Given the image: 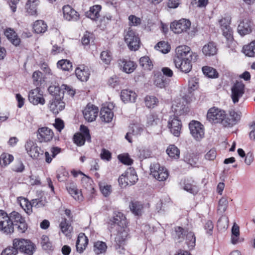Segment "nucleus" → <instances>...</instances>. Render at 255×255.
Listing matches in <instances>:
<instances>
[{
    "mask_svg": "<svg viewBox=\"0 0 255 255\" xmlns=\"http://www.w3.org/2000/svg\"><path fill=\"white\" fill-rule=\"evenodd\" d=\"M60 228L62 233L66 236H70L72 230L71 225L67 221L66 219H63L60 224Z\"/></svg>",
    "mask_w": 255,
    "mask_h": 255,
    "instance_id": "e433bc0d",
    "label": "nucleus"
},
{
    "mask_svg": "<svg viewBox=\"0 0 255 255\" xmlns=\"http://www.w3.org/2000/svg\"><path fill=\"white\" fill-rule=\"evenodd\" d=\"M189 88L191 91H194L197 88L198 86V80L196 77L190 78L188 81Z\"/></svg>",
    "mask_w": 255,
    "mask_h": 255,
    "instance_id": "e2e57ef3",
    "label": "nucleus"
},
{
    "mask_svg": "<svg viewBox=\"0 0 255 255\" xmlns=\"http://www.w3.org/2000/svg\"><path fill=\"white\" fill-rule=\"evenodd\" d=\"M63 17L67 21H76L79 18V14L69 5H65L62 8Z\"/></svg>",
    "mask_w": 255,
    "mask_h": 255,
    "instance_id": "f3484780",
    "label": "nucleus"
},
{
    "mask_svg": "<svg viewBox=\"0 0 255 255\" xmlns=\"http://www.w3.org/2000/svg\"><path fill=\"white\" fill-rule=\"evenodd\" d=\"M4 34L13 45L17 46L19 44L20 39L13 30L11 29H6Z\"/></svg>",
    "mask_w": 255,
    "mask_h": 255,
    "instance_id": "c9c22d12",
    "label": "nucleus"
},
{
    "mask_svg": "<svg viewBox=\"0 0 255 255\" xmlns=\"http://www.w3.org/2000/svg\"><path fill=\"white\" fill-rule=\"evenodd\" d=\"M204 74L209 78H217L218 73L216 70L212 67L205 66L202 68Z\"/></svg>",
    "mask_w": 255,
    "mask_h": 255,
    "instance_id": "09e8293b",
    "label": "nucleus"
},
{
    "mask_svg": "<svg viewBox=\"0 0 255 255\" xmlns=\"http://www.w3.org/2000/svg\"><path fill=\"white\" fill-rule=\"evenodd\" d=\"M13 156L6 153H3L0 156V166L4 167L13 160Z\"/></svg>",
    "mask_w": 255,
    "mask_h": 255,
    "instance_id": "4c0bfd02",
    "label": "nucleus"
},
{
    "mask_svg": "<svg viewBox=\"0 0 255 255\" xmlns=\"http://www.w3.org/2000/svg\"><path fill=\"white\" fill-rule=\"evenodd\" d=\"M217 48L216 44L213 42H209L202 48V52L205 56H211L215 55L217 52Z\"/></svg>",
    "mask_w": 255,
    "mask_h": 255,
    "instance_id": "bb28decb",
    "label": "nucleus"
},
{
    "mask_svg": "<svg viewBox=\"0 0 255 255\" xmlns=\"http://www.w3.org/2000/svg\"><path fill=\"white\" fill-rule=\"evenodd\" d=\"M184 189L193 195H196L199 191L200 188L197 183L190 178L185 180Z\"/></svg>",
    "mask_w": 255,
    "mask_h": 255,
    "instance_id": "412c9836",
    "label": "nucleus"
},
{
    "mask_svg": "<svg viewBox=\"0 0 255 255\" xmlns=\"http://www.w3.org/2000/svg\"><path fill=\"white\" fill-rule=\"evenodd\" d=\"M28 98L30 103L34 105H38V104L43 105L45 103L43 92L38 87L29 92Z\"/></svg>",
    "mask_w": 255,
    "mask_h": 255,
    "instance_id": "6e6552de",
    "label": "nucleus"
},
{
    "mask_svg": "<svg viewBox=\"0 0 255 255\" xmlns=\"http://www.w3.org/2000/svg\"><path fill=\"white\" fill-rule=\"evenodd\" d=\"M58 68L64 71H70L72 68V63L67 59H62L58 61L57 63Z\"/></svg>",
    "mask_w": 255,
    "mask_h": 255,
    "instance_id": "a18cd8bd",
    "label": "nucleus"
},
{
    "mask_svg": "<svg viewBox=\"0 0 255 255\" xmlns=\"http://www.w3.org/2000/svg\"><path fill=\"white\" fill-rule=\"evenodd\" d=\"M223 31V35L226 38L227 43L229 47H230L234 44L233 35V30L230 26L221 28Z\"/></svg>",
    "mask_w": 255,
    "mask_h": 255,
    "instance_id": "2f4dec72",
    "label": "nucleus"
},
{
    "mask_svg": "<svg viewBox=\"0 0 255 255\" xmlns=\"http://www.w3.org/2000/svg\"><path fill=\"white\" fill-rule=\"evenodd\" d=\"M67 190L71 196L76 201L79 202L83 200V195L81 191L79 190L73 184H71L67 186Z\"/></svg>",
    "mask_w": 255,
    "mask_h": 255,
    "instance_id": "c85d7f7f",
    "label": "nucleus"
},
{
    "mask_svg": "<svg viewBox=\"0 0 255 255\" xmlns=\"http://www.w3.org/2000/svg\"><path fill=\"white\" fill-rule=\"evenodd\" d=\"M40 4L39 0H27L25 4L26 12L31 15H37V7Z\"/></svg>",
    "mask_w": 255,
    "mask_h": 255,
    "instance_id": "5701e85b",
    "label": "nucleus"
},
{
    "mask_svg": "<svg viewBox=\"0 0 255 255\" xmlns=\"http://www.w3.org/2000/svg\"><path fill=\"white\" fill-rule=\"evenodd\" d=\"M32 78L34 85L37 87L40 86L42 79V73L39 71H36L33 72Z\"/></svg>",
    "mask_w": 255,
    "mask_h": 255,
    "instance_id": "6e6d98bb",
    "label": "nucleus"
},
{
    "mask_svg": "<svg viewBox=\"0 0 255 255\" xmlns=\"http://www.w3.org/2000/svg\"><path fill=\"white\" fill-rule=\"evenodd\" d=\"M228 206V201L227 198L222 197L219 201L218 211L220 214H223Z\"/></svg>",
    "mask_w": 255,
    "mask_h": 255,
    "instance_id": "5fc2aeb1",
    "label": "nucleus"
},
{
    "mask_svg": "<svg viewBox=\"0 0 255 255\" xmlns=\"http://www.w3.org/2000/svg\"><path fill=\"white\" fill-rule=\"evenodd\" d=\"M168 80L166 79L164 76L158 77L155 80V84L160 88L165 87L168 84Z\"/></svg>",
    "mask_w": 255,
    "mask_h": 255,
    "instance_id": "13d9d810",
    "label": "nucleus"
},
{
    "mask_svg": "<svg viewBox=\"0 0 255 255\" xmlns=\"http://www.w3.org/2000/svg\"><path fill=\"white\" fill-rule=\"evenodd\" d=\"M64 107L65 103L60 99H54L50 101L49 108L54 114H58Z\"/></svg>",
    "mask_w": 255,
    "mask_h": 255,
    "instance_id": "4be33fe9",
    "label": "nucleus"
},
{
    "mask_svg": "<svg viewBox=\"0 0 255 255\" xmlns=\"http://www.w3.org/2000/svg\"><path fill=\"white\" fill-rule=\"evenodd\" d=\"M182 124L179 118L175 115L170 116L167 124V128L170 132L175 136H180L182 129Z\"/></svg>",
    "mask_w": 255,
    "mask_h": 255,
    "instance_id": "1a4fd4ad",
    "label": "nucleus"
},
{
    "mask_svg": "<svg viewBox=\"0 0 255 255\" xmlns=\"http://www.w3.org/2000/svg\"><path fill=\"white\" fill-rule=\"evenodd\" d=\"M161 120L158 116L153 113L148 115L146 117V126L147 127H154L160 124Z\"/></svg>",
    "mask_w": 255,
    "mask_h": 255,
    "instance_id": "473e14b6",
    "label": "nucleus"
},
{
    "mask_svg": "<svg viewBox=\"0 0 255 255\" xmlns=\"http://www.w3.org/2000/svg\"><path fill=\"white\" fill-rule=\"evenodd\" d=\"M189 128L192 136L197 140H199L204 137L203 126L199 122L191 121L189 124Z\"/></svg>",
    "mask_w": 255,
    "mask_h": 255,
    "instance_id": "9b49d317",
    "label": "nucleus"
},
{
    "mask_svg": "<svg viewBox=\"0 0 255 255\" xmlns=\"http://www.w3.org/2000/svg\"><path fill=\"white\" fill-rule=\"evenodd\" d=\"M245 93V85L241 82H236L231 88V97L234 104L237 103Z\"/></svg>",
    "mask_w": 255,
    "mask_h": 255,
    "instance_id": "f8f14e48",
    "label": "nucleus"
},
{
    "mask_svg": "<svg viewBox=\"0 0 255 255\" xmlns=\"http://www.w3.org/2000/svg\"><path fill=\"white\" fill-rule=\"evenodd\" d=\"M100 157L102 159L109 161L111 159L112 154L108 150L103 148L100 153Z\"/></svg>",
    "mask_w": 255,
    "mask_h": 255,
    "instance_id": "69168bd1",
    "label": "nucleus"
},
{
    "mask_svg": "<svg viewBox=\"0 0 255 255\" xmlns=\"http://www.w3.org/2000/svg\"><path fill=\"white\" fill-rule=\"evenodd\" d=\"M240 236L239 227L234 224L232 229L231 242L233 244H236L239 242Z\"/></svg>",
    "mask_w": 255,
    "mask_h": 255,
    "instance_id": "8fccbe9b",
    "label": "nucleus"
},
{
    "mask_svg": "<svg viewBox=\"0 0 255 255\" xmlns=\"http://www.w3.org/2000/svg\"><path fill=\"white\" fill-rule=\"evenodd\" d=\"M106 249V244L103 242L98 241L94 244V251L97 255L104 253Z\"/></svg>",
    "mask_w": 255,
    "mask_h": 255,
    "instance_id": "3c124183",
    "label": "nucleus"
},
{
    "mask_svg": "<svg viewBox=\"0 0 255 255\" xmlns=\"http://www.w3.org/2000/svg\"><path fill=\"white\" fill-rule=\"evenodd\" d=\"M166 153L170 157L178 159L180 155L179 149L174 145H170L166 149Z\"/></svg>",
    "mask_w": 255,
    "mask_h": 255,
    "instance_id": "a19ab883",
    "label": "nucleus"
},
{
    "mask_svg": "<svg viewBox=\"0 0 255 255\" xmlns=\"http://www.w3.org/2000/svg\"><path fill=\"white\" fill-rule=\"evenodd\" d=\"M196 60L191 59H174L175 67L182 72L187 73L192 69V61Z\"/></svg>",
    "mask_w": 255,
    "mask_h": 255,
    "instance_id": "dca6fc26",
    "label": "nucleus"
},
{
    "mask_svg": "<svg viewBox=\"0 0 255 255\" xmlns=\"http://www.w3.org/2000/svg\"><path fill=\"white\" fill-rule=\"evenodd\" d=\"M155 49L163 53H167L170 50V45L166 42L162 41L158 42L154 47Z\"/></svg>",
    "mask_w": 255,
    "mask_h": 255,
    "instance_id": "49530a36",
    "label": "nucleus"
},
{
    "mask_svg": "<svg viewBox=\"0 0 255 255\" xmlns=\"http://www.w3.org/2000/svg\"><path fill=\"white\" fill-rule=\"evenodd\" d=\"M75 74L77 78L81 81H87L90 74L88 67L81 65L75 69Z\"/></svg>",
    "mask_w": 255,
    "mask_h": 255,
    "instance_id": "aec40b11",
    "label": "nucleus"
},
{
    "mask_svg": "<svg viewBox=\"0 0 255 255\" xmlns=\"http://www.w3.org/2000/svg\"><path fill=\"white\" fill-rule=\"evenodd\" d=\"M231 20V18L230 16H226L222 17L219 20V22L221 28L229 26Z\"/></svg>",
    "mask_w": 255,
    "mask_h": 255,
    "instance_id": "0e129e2a",
    "label": "nucleus"
},
{
    "mask_svg": "<svg viewBox=\"0 0 255 255\" xmlns=\"http://www.w3.org/2000/svg\"><path fill=\"white\" fill-rule=\"evenodd\" d=\"M88 244V239L85 234L81 233L79 234L76 242V249L77 251L82 253L85 250Z\"/></svg>",
    "mask_w": 255,
    "mask_h": 255,
    "instance_id": "b1692460",
    "label": "nucleus"
},
{
    "mask_svg": "<svg viewBox=\"0 0 255 255\" xmlns=\"http://www.w3.org/2000/svg\"><path fill=\"white\" fill-rule=\"evenodd\" d=\"M129 25L131 26H138L141 23V19L134 15H130L128 16Z\"/></svg>",
    "mask_w": 255,
    "mask_h": 255,
    "instance_id": "680f3d73",
    "label": "nucleus"
},
{
    "mask_svg": "<svg viewBox=\"0 0 255 255\" xmlns=\"http://www.w3.org/2000/svg\"><path fill=\"white\" fill-rule=\"evenodd\" d=\"M33 29L34 31L37 34L43 33L47 30V26L43 20H37L34 22Z\"/></svg>",
    "mask_w": 255,
    "mask_h": 255,
    "instance_id": "72a5a7b5",
    "label": "nucleus"
},
{
    "mask_svg": "<svg viewBox=\"0 0 255 255\" xmlns=\"http://www.w3.org/2000/svg\"><path fill=\"white\" fill-rule=\"evenodd\" d=\"M17 254V248L12 245V247L9 246L4 249L0 255H16Z\"/></svg>",
    "mask_w": 255,
    "mask_h": 255,
    "instance_id": "052dcab7",
    "label": "nucleus"
},
{
    "mask_svg": "<svg viewBox=\"0 0 255 255\" xmlns=\"http://www.w3.org/2000/svg\"><path fill=\"white\" fill-rule=\"evenodd\" d=\"M191 26L190 21L186 19H181L178 21H174L170 24L171 30L175 33H181L187 32Z\"/></svg>",
    "mask_w": 255,
    "mask_h": 255,
    "instance_id": "9d476101",
    "label": "nucleus"
},
{
    "mask_svg": "<svg viewBox=\"0 0 255 255\" xmlns=\"http://www.w3.org/2000/svg\"><path fill=\"white\" fill-rule=\"evenodd\" d=\"M131 211L136 216L141 215L143 208L142 205L138 202H131L129 205Z\"/></svg>",
    "mask_w": 255,
    "mask_h": 255,
    "instance_id": "de8ad7c7",
    "label": "nucleus"
},
{
    "mask_svg": "<svg viewBox=\"0 0 255 255\" xmlns=\"http://www.w3.org/2000/svg\"><path fill=\"white\" fill-rule=\"evenodd\" d=\"M175 234L174 238L178 242H182L184 240V237L187 232V231L185 230L183 228L180 227H176L175 228Z\"/></svg>",
    "mask_w": 255,
    "mask_h": 255,
    "instance_id": "79ce46f5",
    "label": "nucleus"
},
{
    "mask_svg": "<svg viewBox=\"0 0 255 255\" xmlns=\"http://www.w3.org/2000/svg\"><path fill=\"white\" fill-rule=\"evenodd\" d=\"M12 245L17 251L27 255H32L35 250L34 245L29 240L24 239H14Z\"/></svg>",
    "mask_w": 255,
    "mask_h": 255,
    "instance_id": "7ed1b4c3",
    "label": "nucleus"
},
{
    "mask_svg": "<svg viewBox=\"0 0 255 255\" xmlns=\"http://www.w3.org/2000/svg\"><path fill=\"white\" fill-rule=\"evenodd\" d=\"M120 64L123 71L127 73L133 72L136 67V63L130 60H121Z\"/></svg>",
    "mask_w": 255,
    "mask_h": 255,
    "instance_id": "a878e982",
    "label": "nucleus"
},
{
    "mask_svg": "<svg viewBox=\"0 0 255 255\" xmlns=\"http://www.w3.org/2000/svg\"><path fill=\"white\" fill-rule=\"evenodd\" d=\"M243 50L246 56L254 57L255 56V40L247 45H245L243 47Z\"/></svg>",
    "mask_w": 255,
    "mask_h": 255,
    "instance_id": "58836bf2",
    "label": "nucleus"
},
{
    "mask_svg": "<svg viewBox=\"0 0 255 255\" xmlns=\"http://www.w3.org/2000/svg\"><path fill=\"white\" fill-rule=\"evenodd\" d=\"M99 187L102 194L105 197L109 196L112 191V186L105 183H99Z\"/></svg>",
    "mask_w": 255,
    "mask_h": 255,
    "instance_id": "864d4df0",
    "label": "nucleus"
},
{
    "mask_svg": "<svg viewBox=\"0 0 255 255\" xmlns=\"http://www.w3.org/2000/svg\"><path fill=\"white\" fill-rule=\"evenodd\" d=\"M253 28L252 22L249 18H245L240 21L238 27V31L241 35L244 36L249 34L252 31Z\"/></svg>",
    "mask_w": 255,
    "mask_h": 255,
    "instance_id": "6ab92c4d",
    "label": "nucleus"
},
{
    "mask_svg": "<svg viewBox=\"0 0 255 255\" xmlns=\"http://www.w3.org/2000/svg\"><path fill=\"white\" fill-rule=\"evenodd\" d=\"M186 243L188 248L190 250H192L196 244V238L194 233L192 232H187L186 234Z\"/></svg>",
    "mask_w": 255,
    "mask_h": 255,
    "instance_id": "c03bdc74",
    "label": "nucleus"
},
{
    "mask_svg": "<svg viewBox=\"0 0 255 255\" xmlns=\"http://www.w3.org/2000/svg\"><path fill=\"white\" fill-rule=\"evenodd\" d=\"M17 201L19 202L21 207L27 214L30 215L32 213V208L33 207L32 201L31 202H29L25 198L19 197L17 198Z\"/></svg>",
    "mask_w": 255,
    "mask_h": 255,
    "instance_id": "7c9ffc66",
    "label": "nucleus"
},
{
    "mask_svg": "<svg viewBox=\"0 0 255 255\" xmlns=\"http://www.w3.org/2000/svg\"><path fill=\"white\" fill-rule=\"evenodd\" d=\"M100 59L105 64H110L112 59L111 52L107 50L103 51L100 54Z\"/></svg>",
    "mask_w": 255,
    "mask_h": 255,
    "instance_id": "603ef678",
    "label": "nucleus"
},
{
    "mask_svg": "<svg viewBox=\"0 0 255 255\" xmlns=\"http://www.w3.org/2000/svg\"><path fill=\"white\" fill-rule=\"evenodd\" d=\"M128 225L126 216L119 211L115 212L108 222V227L110 231L112 232L115 229L117 232L115 242L119 247L124 244L128 236L129 229Z\"/></svg>",
    "mask_w": 255,
    "mask_h": 255,
    "instance_id": "f03ea898",
    "label": "nucleus"
},
{
    "mask_svg": "<svg viewBox=\"0 0 255 255\" xmlns=\"http://www.w3.org/2000/svg\"><path fill=\"white\" fill-rule=\"evenodd\" d=\"M114 107V105L112 103H110L107 106H104L102 108L100 112L102 121L106 123H109L112 121L114 117V113L112 111Z\"/></svg>",
    "mask_w": 255,
    "mask_h": 255,
    "instance_id": "a211bd4d",
    "label": "nucleus"
},
{
    "mask_svg": "<svg viewBox=\"0 0 255 255\" xmlns=\"http://www.w3.org/2000/svg\"><path fill=\"white\" fill-rule=\"evenodd\" d=\"M226 114L224 110L218 108H210L207 114V120L212 124H222L224 126Z\"/></svg>",
    "mask_w": 255,
    "mask_h": 255,
    "instance_id": "20e7f679",
    "label": "nucleus"
},
{
    "mask_svg": "<svg viewBox=\"0 0 255 255\" xmlns=\"http://www.w3.org/2000/svg\"><path fill=\"white\" fill-rule=\"evenodd\" d=\"M127 181L128 185H131L135 184L138 180L137 176L135 173V171L133 169H129L127 170L124 174Z\"/></svg>",
    "mask_w": 255,
    "mask_h": 255,
    "instance_id": "f704fd0d",
    "label": "nucleus"
},
{
    "mask_svg": "<svg viewBox=\"0 0 255 255\" xmlns=\"http://www.w3.org/2000/svg\"><path fill=\"white\" fill-rule=\"evenodd\" d=\"M25 149L29 155L33 158L37 159L40 154H43L40 147H39L36 143L32 140H28L25 145Z\"/></svg>",
    "mask_w": 255,
    "mask_h": 255,
    "instance_id": "2eb2a0df",
    "label": "nucleus"
},
{
    "mask_svg": "<svg viewBox=\"0 0 255 255\" xmlns=\"http://www.w3.org/2000/svg\"><path fill=\"white\" fill-rule=\"evenodd\" d=\"M240 120V115L235 111H231L229 117L225 118L224 127H230L236 124Z\"/></svg>",
    "mask_w": 255,
    "mask_h": 255,
    "instance_id": "393cba45",
    "label": "nucleus"
},
{
    "mask_svg": "<svg viewBox=\"0 0 255 255\" xmlns=\"http://www.w3.org/2000/svg\"><path fill=\"white\" fill-rule=\"evenodd\" d=\"M136 97V93L131 90L125 89L121 92V97L124 102H135Z\"/></svg>",
    "mask_w": 255,
    "mask_h": 255,
    "instance_id": "c756f323",
    "label": "nucleus"
},
{
    "mask_svg": "<svg viewBox=\"0 0 255 255\" xmlns=\"http://www.w3.org/2000/svg\"><path fill=\"white\" fill-rule=\"evenodd\" d=\"M14 226L20 233H24L27 229L24 218L19 213L13 211L8 215L0 210V230L6 234H10L14 231Z\"/></svg>",
    "mask_w": 255,
    "mask_h": 255,
    "instance_id": "f257e3e1",
    "label": "nucleus"
},
{
    "mask_svg": "<svg viewBox=\"0 0 255 255\" xmlns=\"http://www.w3.org/2000/svg\"><path fill=\"white\" fill-rule=\"evenodd\" d=\"M54 136V133L51 128L43 127L38 128L37 137L40 142H48L51 141Z\"/></svg>",
    "mask_w": 255,
    "mask_h": 255,
    "instance_id": "ddd939ff",
    "label": "nucleus"
},
{
    "mask_svg": "<svg viewBox=\"0 0 255 255\" xmlns=\"http://www.w3.org/2000/svg\"><path fill=\"white\" fill-rule=\"evenodd\" d=\"M150 174L156 180L159 181L166 180L168 176L169 172L167 169L161 166L158 163H153L150 167Z\"/></svg>",
    "mask_w": 255,
    "mask_h": 255,
    "instance_id": "423d86ee",
    "label": "nucleus"
},
{
    "mask_svg": "<svg viewBox=\"0 0 255 255\" xmlns=\"http://www.w3.org/2000/svg\"><path fill=\"white\" fill-rule=\"evenodd\" d=\"M41 244L45 250H51V243L49 241V238L46 235H43L41 238Z\"/></svg>",
    "mask_w": 255,
    "mask_h": 255,
    "instance_id": "bf43d9fd",
    "label": "nucleus"
},
{
    "mask_svg": "<svg viewBox=\"0 0 255 255\" xmlns=\"http://www.w3.org/2000/svg\"><path fill=\"white\" fill-rule=\"evenodd\" d=\"M197 55L191 51L190 47L187 45H180L175 49L174 59H191L197 60Z\"/></svg>",
    "mask_w": 255,
    "mask_h": 255,
    "instance_id": "0eeeda50",
    "label": "nucleus"
},
{
    "mask_svg": "<svg viewBox=\"0 0 255 255\" xmlns=\"http://www.w3.org/2000/svg\"><path fill=\"white\" fill-rule=\"evenodd\" d=\"M119 160L123 163L127 165H131L132 160L128 155L120 154L118 156Z\"/></svg>",
    "mask_w": 255,
    "mask_h": 255,
    "instance_id": "774afa93",
    "label": "nucleus"
},
{
    "mask_svg": "<svg viewBox=\"0 0 255 255\" xmlns=\"http://www.w3.org/2000/svg\"><path fill=\"white\" fill-rule=\"evenodd\" d=\"M125 41L131 50H137L139 47L140 39L138 34L129 28L125 33Z\"/></svg>",
    "mask_w": 255,
    "mask_h": 255,
    "instance_id": "39448f33",
    "label": "nucleus"
},
{
    "mask_svg": "<svg viewBox=\"0 0 255 255\" xmlns=\"http://www.w3.org/2000/svg\"><path fill=\"white\" fill-rule=\"evenodd\" d=\"M86 140L87 139L85 138L84 135H83L81 133H76L73 137L74 142L78 146H82L84 145Z\"/></svg>",
    "mask_w": 255,
    "mask_h": 255,
    "instance_id": "4d7b16f0",
    "label": "nucleus"
},
{
    "mask_svg": "<svg viewBox=\"0 0 255 255\" xmlns=\"http://www.w3.org/2000/svg\"><path fill=\"white\" fill-rule=\"evenodd\" d=\"M144 102L148 108H153L158 105V100L154 96H147L144 98Z\"/></svg>",
    "mask_w": 255,
    "mask_h": 255,
    "instance_id": "37998d69",
    "label": "nucleus"
},
{
    "mask_svg": "<svg viewBox=\"0 0 255 255\" xmlns=\"http://www.w3.org/2000/svg\"><path fill=\"white\" fill-rule=\"evenodd\" d=\"M139 64L144 70H151L153 67L151 60L146 56L140 58Z\"/></svg>",
    "mask_w": 255,
    "mask_h": 255,
    "instance_id": "ea45409f",
    "label": "nucleus"
},
{
    "mask_svg": "<svg viewBox=\"0 0 255 255\" xmlns=\"http://www.w3.org/2000/svg\"><path fill=\"white\" fill-rule=\"evenodd\" d=\"M33 207L40 208L44 206L46 204V200L44 199H35L32 200Z\"/></svg>",
    "mask_w": 255,
    "mask_h": 255,
    "instance_id": "338daca9",
    "label": "nucleus"
},
{
    "mask_svg": "<svg viewBox=\"0 0 255 255\" xmlns=\"http://www.w3.org/2000/svg\"><path fill=\"white\" fill-rule=\"evenodd\" d=\"M99 113V109L97 107L88 104L83 111L84 118L89 122H92L96 120Z\"/></svg>",
    "mask_w": 255,
    "mask_h": 255,
    "instance_id": "4468645a",
    "label": "nucleus"
},
{
    "mask_svg": "<svg viewBox=\"0 0 255 255\" xmlns=\"http://www.w3.org/2000/svg\"><path fill=\"white\" fill-rule=\"evenodd\" d=\"M101 8L102 6L100 5H94L90 7L89 10L86 12V15L92 20H96L100 16V12Z\"/></svg>",
    "mask_w": 255,
    "mask_h": 255,
    "instance_id": "cd10ccee",
    "label": "nucleus"
}]
</instances>
